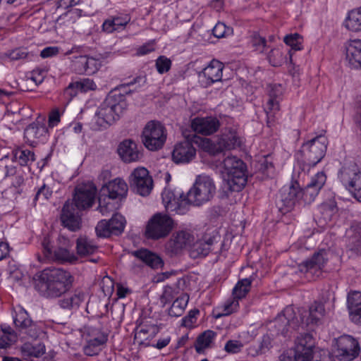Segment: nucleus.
<instances>
[{
    "label": "nucleus",
    "instance_id": "nucleus-22",
    "mask_svg": "<svg viewBox=\"0 0 361 361\" xmlns=\"http://www.w3.org/2000/svg\"><path fill=\"white\" fill-rule=\"evenodd\" d=\"M80 209L74 206L73 202L68 200L64 204L61 215V220L64 227L71 231H76L81 226V217L79 214Z\"/></svg>",
    "mask_w": 361,
    "mask_h": 361
},
{
    "label": "nucleus",
    "instance_id": "nucleus-16",
    "mask_svg": "<svg viewBox=\"0 0 361 361\" xmlns=\"http://www.w3.org/2000/svg\"><path fill=\"white\" fill-rule=\"evenodd\" d=\"M283 94V87L280 84H270L268 86L269 99L264 106L267 114V123L269 127L274 125L275 114L279 111V100Z\"/></svg>",
    "mask_w": 361,
    "mask_h": 361
},
{
    "label": "nucleus",
    "instance_id": "nucleus-6",
    "mask_svg": "<svg viewBox=\"0 0 361 361\" xmlns=\"http://www.w3.org/2000/svg\"><path fill=\"white\" fill-rule=\"evenodd\" d=\"M215 193L216 186L213 179L206 175H200L188 190V200L192 203V206L200 207L209 202Z\"/></svg>",
    "mask_w": 361,
    "mask_h": 361
},
{
    "label": "nucleus",
    "instance_id": "nucleus-28",
    "mask_svg": "<svg viewBox=\"0 0 361 361\" xmlns=\"http://www.w3.org/2000/svg\"><path fill=\"white\" fill-rule=\"evenodd\" d=\"M118 153L121 159L128 163L136 161L140 157L136 143L130 140H126L120 143Z\"/></svg>",
    "mask_w": 361,
    "mask_h": 361
},
{
    "label": "nucleus",
    "instance_id": "nucleus-40",
    "mask_svg": "<svg viewBox=\"0 0 361 361\" xmlns=\"http://www.w3.org/2000/svg\"><path fill=\"white\" fill-rule=\"evenodd\" d=\"M345 27L353 32H361V6L348 13L345 20Z\"/></svg>",
    "mask_w": 361,
    "mask_h": 361
},
{
    "label": "nucleus",
    "instance_id": "nucleus-64",
    "mask_svg": "<svg viewBox=\"0 0 361 361\" xmlns=\"http://www.w3.org/2000/svg\"><path fill=\"white\" fill-rule=\"evenodd\" d=\"M243 344L241 341L237 340H229L224 346V350L228 353H238L241 351Z\"/></svg>",
    "mask_w": 361,
    "mask_h": 361
},
{
    "label": "nucleus",
    "instance_id": "nucleus-29",
    "mask_svg": "<svg viewBox=\"0 0 361 361\" xmlns=\"http://www.w3.org/2000/svg\"><path fill=\"white\" fill-rule=\"evenodd\" d=\"M347 304L350 319L355 324H361V292L349 293Z\"/></svg>",
    "mask_w": 361,
    "mask_h": 361
},
{
    "label": "nucleus",
    "instance_id": "nucleus-17",
    "mask_svg": "<svg viewBox=\"0 0 361 361\" xmlns=\"http://www.w3.org/2000/svg\"><path fill=\"white\" fill-rule=\"evenodd\" d=\"M97 193V188L93 183H84L78 185L75 190L73 200L74 206L77 209L83 210L92 206Z\"/></svg>",
    "mask_w": 361,
    "mask_h": 361
},
{
    "label": "nucleus",
    "instance_id": "nucleus-41",
    "mask_svg": "<svg viewBox=\"0 0 361 361\" xmlns=\"http://www.w3.org/2000/svg\"><path fill=\"white\" fill-rule=\"evenodd\" d=\"M12 159L18 162L20 166H28L35 160V158L33 152L19 148L13 152Z\"/></svg>",
    "mask_w": 361,
    "mask_h": 361
},
{
    "label": "nucleus",
    "instance_id": "nucleus-8",
    "mask_svg": "<svg viewBox=\"0 0 361 361\" xmlns=\"http://www.w3.org/2000/svg\"><path fill=\"white\" fill-rule=\"evenodd\" d=\"M338 178L353 197L361 202V171L358 166L350 162L340 170Z\"/></svg>",
    "mask_w": 361,
    "mask_h": 361
},
{
    "label": "nucleus",
    "instance_id": "nucleus-32",
    "mask_svg": "<svg viewBox=\"0 0 361 361\" xmlns=\"http://www.w3.org/2000/svg\"><path fill=\"white\" fill-rule=\"evenodd\" d=\"M133 255L153 269H157L164 266V261L161 257L148 250H138L134 251Z\"/></svg>",
    "mask_w": 361,
    "mask_h": 361
},
{
    "label": "nucleus",
    "instance_id": "nucleus-3",
    "mask_svg": "<svg viewBox=\"0 0 361 361\" xmlns=\"http://www.w3.org/2000/svg\"><path fill=\"white\" fill-rule=\"evenodd\" d=\"M222 164L224 187L231 192L243 190L247 183V166L244 161L235 156H228Z\"/></svg>",
    "mask_w": 361,
    "mask_h": 361
},
{
    "label": "nucleus",
    "instance_id": "nucleus-18",
    "mask_svg": "<svg viewBox=\"0 0 361 361\" xmlns=\"http://www.w3.org/2000/svg\"><path fill=\"white\" fill-rule=\"evenodd\" d=\"M194 237L190 232L181 230L173 233L165 245V251L170 257L180 253L187 246L191 245Z\"/></svg>",
    "mask_w": 361,
    "mask_h": 361
},
{
    "label": "nucleus",
    "instance_id": "nucleus-9",
    "mask_svg": "<svg viewBox=\"0 0 361 361\" xmlns=\"http://www.w3.org/2000/svg\"><path fill=\"white\" fill-rule=\"evenodd\" d=\"M173 227L172 218L166 214L157 213L148 221L145 234L148 239L159 240L166 237Z\"/></svg>",
    "mask_w": 361,
    "mask_h": 361
},
{
    "label": "nucleus",
    "instance_id": "nucleus-21",
    "mask_svg": "<svg viewBox=\"0 0 361 361\" xmlns=\"http://www.w3.org/2000/svg\"><path fill=\"white\" fill-rule=\"evenodd\" d=\"M219 120L215 116H197L191 120V128L195 133L208 136L217 132L220 128Z\"/></svg>",
    "mask_w": 361,
    "mask_h": 361
},
{
    "label": "nucleus",
    "instance_id": "nucleus-57",
    "mask_svg": "<svg viewBox=\"0 0 361 361\" xmlns=\"http://www.w3.org/2000/svg\"><path fill=\"white\" fill-rule=\"evenodd\" d=\"M286 56L279 49H273L268 54V59L273 66H280Z\"/></svg>",
    "mask_w": 361,
    "mask_h": 361
},
{
    "label": "nucleus",
    "instance_id": "nucleus-38",
    "mask_svg": "<svg viewBox=\"0 0 361 361\" xmlns=\"http://www.w3.org/2000/svg\"><path fill=\"white\" fill-rule=\"evenodd\" d=\"M314 345L315 341L312 334H300L296 338L295 350L298 353L305 351L313 353Z\"/></svg>",
    "mask_w": 361,
    "mask_h": 361
},
{
    "label": "nucleus",
    "instance_id": "nucleus-44",
    "mask_svg": "<svg viewBox=\"0 0 361 361\" xmlns=\"http://www.w3.org/2000/svg\"><path fill=\"white\" fill-rule=\"evenodd\" d=\"M283 42L289 47H290L291 49L289 51V56L290 60L291 61L292 58V51H299L303 49L302 37L298 33L290 34L284 37Z\"/></svg>",
    "mask_w": 361,
    "mask_h": 361
},
{
    "label": "nucleus",
    "instance_id": "nucleus-37",
    "mask_svg": "<svg viewBox=\"0 0 361 361\" xmlns=\"http://www.w3.org/2000/svg\"><path fill=\"white\" fill-rule=\"evenodd\" d=\"M77 253L80 256L92 255L98 250V246L94 241L86 236L80 237L76 240Z\"/></svg>",
    "mask_w": 361,
    "mask_h": 361
},
{
    "label": "nucleus",
    "instance_id": "nucleus-50",
    "mask_svg": "<svg viewBox=\"0 0 361 361\" xmlns=\"http://www.w3.org/2000/svg\"><path fill=\"white\" fill-rule=\"evenodd\" d=\"M32 320L29 318L27 312L23 308H20L13 317V322L18 331L26 326Z\"/></svg>",
    "mask_w": 361,
    "mask_h": 361
},
{
    "label": "nucleus",
    "instance_id": "nucleus-25",
    "mask_svg": "<svg viewBox=\"0 0 361 361\" xmlns=\"http://www.w3.org/2000/svg\"><path fill=\"white\" fill-rule=\"evenodd\" d=\"M130 16L128 14H118L109 16L104 21L102 25V31L109 34L114 32L123 30L130 21Z\"/></svg>",
    "mask_w": 361,
    "mask_h": 361
},
{
    "label": "nucleus",
    "instance_id": "nucleus-14",
    "mask_svg": "<svg viewBox=\"0 0 361 361\" xmlns=\"http://www.w3.org/2000/svg\"><path fill=\"white\" fill-rule=\"evenodd\" d=\"M201 138L193 135L190 140L186 139L177 143L172 152V160L176 164H188L196 156V149L192 142L197 143Z\"/></svg>",
    "mask_w": 361,
    "mask_h": 361
},
{
    "label": "nucleus",
    "instance_id": "nucleus-20",
    "mask_svg": "<svg viewBox=\"0 0 361 361\" xmlns=\"http://www.w3.org/2000/svg\"><path fill=\"white\" fill-rule=\"evenodd\" d=\"M252 281L250 279H243L239 281L233 290V298L228 300L223 306L222 315H228L235 311L238 306V300L247 295L250 291Z\"/></svg>",
    "mask_w": 361,
    "mask_h": 361
},
{
    "label": "nucleus",
    "instance_id": "nucleus-24",
    "mask_svg": "<svg viewBox=\"0 0 361 361\" xmlns=\"http://www.w3.org/2000/svg\"><path fill=\"white\" fill-rule=\"evenodd\" d=\"M128 185L124 180L117 178L104 185L101 190L102 195L108 200H119L126 197Z\"/></svg>",
    "mask_w": 361,
    "mask_h": 361
},
{
    "label": "nucleus",
    "instance_id": "nucleus-42",
    "mask_svg": "<svg viewBox=\"0 0 361 361\" xmlns=\"http://www.w3.org/2000/svg\"><path fill=\"white\" fill-rule=\"evenodd\" d=\"M189 300V296L186 294L182 295L176 298L169 310V314L171 317H178L183 314Z\"/></svg>",
    "mask_w": 361,
    "mask_h": 361
},
{
    "label": "nucleus",
    "instance_id": "nucleus-53",
    "mask_svg": "<svg viewBox=\"0 0 361 361\" xmlns=\"http://www.w3.org/2000/svg\"><path fill=\"white\" fill-rule=\"evenodd\" d=\"M97 235L100 238H107L113 235L111 227L107 220L103 219L99 221L95 227Z\"/></svg>",
    "mask_w": 361,
    "mask_h": 361
},
{
    "label": "nucleus",
    "instance_id": "nucleus-12",
    "mask_svg": "<svg viewBox=\"0 0 361 361\" xmlns=\"http://www.w3.org/2000/svg\"><path fill=\"white\" fill-rule=\"evenodd\" d=\"M360 348L357 340L349 335H343L336 339L334 355L341 361H351L357 357Z\"/></svg>",
    "mask_w": 361,
    "mask_h": 361
},
{
    "label": "nucleus",
    "instance_id": "nucleus-4",
    "mask_svg": "<svg viewBox=\"0 0 361 361\" xmlns=\"http://www.w3.org/2000/svg\"><path fill=\"white\" fill-rule=\"evenodd\" d=\"M59 241L63 246H59L53 250L50 236L49 235H44L41 242L43 257L37 255L38 260L39 262L48 260L59 262H68L71 263L75 262L78 258L74 253L71 252L69 250V240L63 236H60Z\"/></svg>",
    "mask_w": 361,
    "mask_h": 361
},
{
    "label": "nucleus",
    "instance_id": "nucleus-61",
    "mask_svg": "<svg viewBox=\"0 0 361 361\" xmlns=\"http://www.w3.org/2000/svg\"><path fill=\"white\" fill-rule=\"evenodd\" d=\"M102 66L100 60L94 57H89L87 56L86 72L87 75H92L97 73Z\"/></svg>",
    "mask_w": 361,
    "mask_h": 361
},
{
    "label": "nucleus",
    "instance_id": "nucleus-49",
    "mask_svg": "<svg viewBox=\"0 0 361 361\" xmlns=\"http://www.w3.org/2000/svg\"><path fill=\"white\" fill-rule=\"evenodd\" d=\"M319 192V191L317 190V189H315L310 186L309 185H307V186L302 190L300 188V202H303L305 204L311 203L314 200L315 197L318 195Z\"/></svg>",
    "mask_w": 361,
    "mask_h": 361
},
{
    "label": "nucleus",
    "instance_id": "nucleus-58",
    "mask_svg": "<svg viewBox=\"0 0 361 361\" xmlns=\"http://www.w3.org/2000/svg\"><path fill=\"white\" fill-rule=\"evenodd\" d=\"M251 43L256 51L263 52L267 47V40L264 37L257 32H254L251 36Z\"/></svg>",
    "mask_w": 361,
    "mask_h": 361
},
{
    "label": "nucleus",
    "instance_id": "nucleus-19",
    "mask_svg": "<svg viewBox=\"0 0 361 361\" xmlns=\"http://www.w3.org/2000/svg\"><path fill=\"white\" fill-rule=\"evenodd\" d=\"M136 79H135L133 82L122 85L119 87L111 91L104 102L107 104V105L111 106L116 112L123 114L128 106L125 94L130 92V90H128L127 89L129 86L134 85Z\"/></svg>",
    "mask_w": 361,
    "mask_h": 361
},
{
    "label": "nucleus",
    "instance_id": "nucleus-48",
    "mask_svg": "<svg viewBox=\"0 0 361 361\" xmlns=\"http://www.w3.org/2000/svg\"><path fill=\"white\" fill-rule=\"evenodd\" d=\"M87 56L80 55L75 56L71 61V68L77 74H85Z\"/></svg>",
    "mask_w": 361,
    "mask_h": 361
},
{
    "label": "nucleus",
    "instance_id": "nucleus-27",
    "mask_svg": "<svg viewBox=\"0 0 361 361\" xmlns=\"http://www.w3.org/2000/svg\"><path fill=\"white\" fill-rule=\"evenodd\" d=\"M346 59L355 68H361V39L348 41L345 44Z\"/></svg>",
    "mask_w": 361,
    "mask_h": 361
},
{
    "label": "nucleus",
    "instance_id": "nucleus-30",
    "mask_svg": "<svg viewBox=\"0 0 361 361\" xmlns=\"http://www.w3.org/2000/svg\"><path fill=\"white\" fill-rule=\"evenodd\" d=\"M21 340L31 339L37 341L46 336L42 324L31 321L26 326L18 331Z\"/></svg>",
    "mask_w": 361,
    "mask_h": 361
},
{
    "label": "nucleus",
    "instance_id": "nucleus-46",
    "mask_svg": "<svg viewBox=\"0 0 361 361\" xmlns=\"http://www.w3.org/2000/svg\"><path fill=\"white\" fill-rule=\"evenodd\" d=\"M159 328L157 325H142L136 333V336L142 340L152 339L159 333Z\"/></svg>",
    "mask_w": 361,
    "mask_h": 361
},
{
    "label": "nucleus",
    "instance_id": "nucleus-2",
    "mask_svg": "<svg viewBox=\"0 0 361 361\" xmlns=\"http://www.w3.org/2000/svg\"><path fill=\"white\" fill-rule=\"evenodd\" d=\"M35 288L44 297L57 298L71 287L70 272L59 268L44 269L36 275Z\"/></svg>",
    "mask_w": 361,
    "mask_h": 361
},
{
    "label": "nucleus",
    "instance_id": "nucleus-54",
    "mask_svg": "<svg viewBox=\"0 0 361 361\" xmlns=\"http://www.w3.org/2000/svg\"><path fill=\"white\" fill-rule=\"evenodd\" d=\"M16 340V334L11 331L2 330L0 331V348H6Z\"/></svg>",
    "mask_w": 361,
    "mask_h": 361
},
{
    "label": "nucleus",
    "instance_id": "nucleus-1",
    "mask_svg": "<svg viewBox=\"0 0 361 361\" xmlns=\"http://www.w3.org/2000/svg\"><path fill=\"white\" fill-rule=\"evenodd\" d=\"M324 314V304L317 301L310 306L308 310H299L298 316L292 307H287L274 320V327L278 334L290 336L293 331L300 329H314L322 324Z\"/></svg>",
    "mask_w": 361,
    "mask_h": 361
},
{
    "label": "nucleus",
    "instance_id": "nucleus-31",
    "mask_svg": "<svg viewBox=\"0 0 361 361\" xmlns=\"http://www.w3.org/2000/svg\"><path fill=\"white\" fill-rule=\"evenodd\" d=\"M20 353L25 360H32L42 356L46 352L45 345L42 342L30 343L25 342L20 346Z\"/></svg>",
    "mask_w": 361,
    "mask_h": 361
},
{
    "label": "nucleus",
    "instance_id": "nucleus-15",
    "mask_svg": "<svg viewBox=\"0 0 361 361\" xmlns=\"http://www.w3.org/2000/svg\"><path fill=\"white\" fill-rule=\"evenodd\" d=\"M131 188L140 195H149L153 188V180L144 167L135 169L130 176Z\"/></svg>",
    "mask_w": 361,
    "mask_h": 361
},
{
    "label": "nucleus",
    "instance_id": "nucleus-39",
    "mask_svg": "<svg viewBox=\"0 0 361 361\" xmlns=\"http://www.w3.org/2000/svg\"><path fill=\"white\" fill-rule=\"evenodd\" d=\"M216 336V333L212 330L204 331L200 334L195 344L196 352L200 354L202 353L206 348H209Z\"/></svg>",
    "mask_w": 361,
    "mask_h": 361
},
{
    "label": "nucleus",
    "instance_id": "nucleus-43",
    "mask_svg": "<svg viewBox=\"0 0 361 361\" xmlns=\"http://www.w3.org/2000/svg\"><path fill=\"white\" fill-rule=\"evenodd\" d=\"M182 192L172 190L169 188H165L162 193V202L166 211L171 212L174 205L178 202V199L179 197V194H181Z\"/></svg>",
    "mask_w": 361,
    "mask_h": 361
},
{
    "label": "nucleus",
    "instance_id": "nucleus-55",
    "mask_svg": "<svg viewBox=\"0 0 361 361\" xmlns=\"http://www.w3.org/2000/svg\"><path fill=\"white\" fill-rule=\"evenodd\" d=\"M109 200L106 196H102V195L99 198L98 209L104 216L114 212L117 208L114 204L110 202Z\"/></svg>",
    "mask_w": 361,
    "mask_h": 361
},
{
    "label": "nucleus",
    "instance_id": "nucleus-5",
    "mask_svg": "<svg viewBox=\"0 0 361 361\" xmlns=\"http://www.w3.org/2000/svg\"><path fill=\"white\" fill-rule=\"evenodd\" d=\"M326 148V137L323 135L317 136L302 145L298 159L304 165L314 166L324 157Z\"/></svg>",
    "mask_w": 361,
    "mask_h": 361
},
{
    "label": "nucleus",
    "instance_id": "nucleus-33",
    "mask_svg": "<svg viewBox=\"0 0 361 361\" xmlns=\"http://www.w3.org/2000/svg\"><path fill=\"white\" fill-rule=\"evenodd\" d=\"M47 133V128L44 124L32 123L25 129L24 137L30 145H33L37 140L46 137Z\"/></svg>",
    "mask_w": 361,
    "mask_h": 361
},
{
    "label": "nucleus",
    "instance_id": "nucleus-26",
    "mask_svg": "<svg viewBox=\"0 0 361 361\" xmlns=\"http://www.w3.org/2000/svg\"><path fill=\"white\" fill-rule=\"evenodd\" d=\"M121 114L120 112H116L111 106L103 102L96 112L97 123L101 127L106 128L118 120Z\"/></svg>",
    "mask_w": 361,
    "mask_h": 361
},
{
    "label": "nucleus",
    "instance_id": "nucleus-59",
    "mask_svg": "<svg viewBox=\"0 0 361 361\" xmlns=\"http://www.w3.org/2000/svg\"><path fill=\"white\" fill-rule=\"evenodd\" d=\"M171 66V61L165 56H160L156 60V68L159 73H167Z\"/></svg>",
    "mask_w": 361,
    "mask_h": 361
},
{
    "label": "nucleus",
    "instance_id": "nucleus-51",
    "mask_svg": "<svg viewBox=\"0 0 361 361\" xmlns=\"http://www.w3.org/2000/svg\"><path fill=\"white\" fill-rule=\"evenodd\" d=\"M338 212L336 202L334 200H331L328 202L323 204L321 207V212L324 219L331 220L332 216Z\"/></svg>",
    "mask_w": 361,
    "mask_h": 361
},
{
    "label": "nucleus",
    "instance_id": "nucleus-35",
    "mask_svg": "<svg viewBox=\"0 0 361 361\" xmlns=\"http://www.w3.org/2000/svg\"><path fill=\"white\" fill-rule=\"evenodd\" d=\"M87 344L83 348L84 353L88 356L97 355L101 350V346L108 341V334H100L97 338L85 339Z\"/></svg>",
    "mask_w": 361,
    "mask_h": 361
},
{
    "label": "nucleus",
    "instance_id": "nucleus-10",
    "mask_svg": "<svg viewBox=\"0 0 361 361\" xmlns=\"http://www.w3.org/2000/svg\"><path fill=\"white\" fill-rule=\"evenodd\" d=\"M206 150L212 155H216L225 150H231L241 145V138L237 130L233 128H226L216 143H211L209 139H205Z\"/></svg>",
    "mask_w": 361,
    "mask_h": 361
},
{
    "label": "nucleus",
    "instance_id": "nucleus-63",
    "mask_svg": "<svg viewBox=\"0 0 361 361\" xmlns=\"http://www.w3.org/2000/svg\"><path fill=\"white\" fill-rule=\"evenodd\" d=\"M75 82L76 88H79L82 92H86L90 90H95L97 89V85L93 80L90 78H84L80 81H76Z\"/></svg>",
    "mask_w": 361,
    "mask_h": 361
},
{
    "label": "nucleus",
    "instance_id": "nucleus-13",
    "mask_svg": "<svg viewBox=\"0 0 361 361\" xmlns=\"http://www.w3.org/2000/svg\"><path fill=\"white\" fill-rule=\"evenodd\" d=\"M328 252L325 249L319 250L312 256L299 264V270L312 278L319 277L328 262Z\"/></svg>",
    "mask_w": 361,
    "mask_h": 361
},
{
    "label": "nucleus",
    "instance_id": "nucleus-34",
    "mask_svg": "<svg viewBox=\"0 0 361 361\" xmlns=\"http://www.w3.org/2000/svg\"><path fill=\"white\" fill-rule=\"evenodd\" d=\"M347 246L361 253V224L354 223L346 231Z\"/></svg>",
    "mask_w": 361,
    "mask_h": 361
},
{
    "label": "nucleus",
    "instance_id": "nucleus-11",
    "mask_svg": "<svg viewBox=\"0 0 361 361\" xmlns=\"http://www.w3.org/2000/svg\"><path fill=\"white\" fill-rule=\"evenodd\" d=\"M300 188L297 182L280 189L276 198V205L281 214L292 211L297 204L300 203Z\"/></svg>",
    "mask_w": 361,
    "mask_h": 361
},
{
    "label": "nucleus",
    "instance_id": "nucleus-52",
    "mask_svg": "<svg viewBox=\"0 0 361 361\" xmlns=\"http://www.w3.org/2000/svg\"><path fill=\"white\" fill-rule=\"evenodd\" d=\"M52 193V189L44 183L36 192L33 199L34 204H35L37 201L44 202L49 200L51 197Z\"/></svg>",
    "mask_w": 361,
    "mask_h": 361
},
{
    "label": "nucleus",
    "instance_id": "nucleus-62",
    "mask_svg": "<svg viewBox=\"0 0 361 361\" xmlns=\"http://www.w3.org/2000/svg\"><path fill=\"white\" fill-rule=\"evenodd\" d=\"M326 176L324 173L318 172L312 178L310 182L307 185L320 191L326 183Z\"/></svg>",
    "mask_w": 361,
    "mask_h": 361
},
{
    "label": "nucleus",
    "instance_id": "nucleus-36",
    "mask_svg": "<svg viewBox=\"0 0 361 361\" xmlns=\"http://www.w3.org/2000/svg\"><path fill=\"white\" fill-rule=\"evenodd\" d=\"M85 300V294L80 290H75L72 295H68L59 300V306L63 309H78Z\"/></svg>",
    "mask_w": 361,
    "mask_h": 361
},
{
    "label": "nucleus",
    "instance_id": "nucleus-56",
    "mask_svg": "<svg viewBox=\"0 0 361 361\" xmlns=\"http://www.w3.org/2000/svg\"><path fill=\"white\" fill-rule=\"evenodd\" d=\"M82 336L85 339L91 338H97L100 334H107L102 331L100 327L87 324L82 328Z\"/></svg>",
    "mask_w": 361,
    "mask_h": 361
},
{
    "label": "nucleus",
    "instance_id": "nucleus-23",
    "mask_svg": "<svg viewBox=\"0 0 361 361\" xmlns=\"http://www.w3.org/2000/svg\"><path fill=\"white\" fill-rule=\"evenodd\" d=\"M224 66L217 60H212L210 63L199 73V79L205 87L209 86L222 78Z\"/></svg>",
    "mask_w": 361,
    "mask_h": 361
},
{
    "label": "nucleus",
    "instance_id": "nucleus-60",
    "mask_svg": "<svg viewBox=\"0 0 361 361\" xmlns=\"http://www.w3.org/2000/svg\"><path fill=\"white\" fill-rule=\"evenodd\" d=\"M212 33L217 38L224 37L232 33V28L227 27L224 23H217L212 30Z\"/></svg>",
    "mask_w": 361,
    "mask_h": 361
},
{
    "label": "nucleus",
    "instance_id": "nucleus-7",
    "mask_svg": "<svg viewBox=\"0 0 361 361\" xmlns=\"http://www.w3.org/2000/svg\"><path fill=\"white\" fill-rule=\"evenodd\" d=\"M167 137L165 126L159 121L147 122L142 132V142L150 151L160 149L164 145Z\"/></svg>",
    "mask_w": 361,
    "mask_h": 361
},
{
    "label": "nucleus",
    "instance_id": "nucleus-45",
    "mask_svg": "<svg viewBox=\"0 0 361 361\" xmlns=\"http://www.w3.org/2000/svg\"><path fill=\"white\" fill-rule=\"evenodd\" d=\"M188 200V192L186 195H185L182 192L181 194H179V197L177 201L178 202L174 205L171 212H175L176 214L180 215L185 214L189 211L190 206L192 205V203H191Z\"/></svg>",
    "mask_w": 361,
    "mask_h": 361
},
{
    "label": "nucleus",
    "instance_id": "nucleus-47",
    "mask_svg": "<svg viewBox=\"0 0 361 361\" xmlns=\"http://www.w3.org/2000/svg\"><path fill=\"white\" fill-rule=\"evenodd\" d=\"M108 222L111 227L113 235H118L123 231L126 224V219L121 214L118 213L114 214L111 219L108 221Z\"/></svg>",
    "mask_w": 361,
    "mask_h": 361
}]
</instances>
